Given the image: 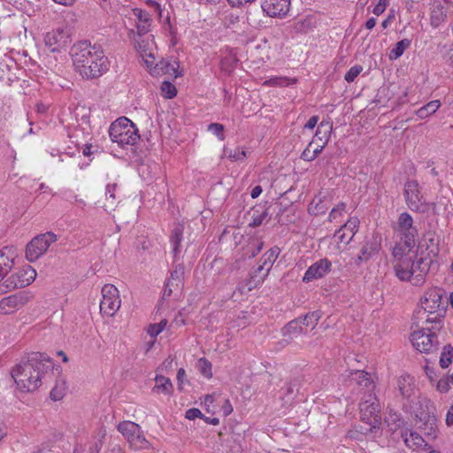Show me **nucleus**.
I'll list each match as a JSON object with an SVG mask.
<instances>
[{
  "label": "nucleus",
  "instance_id": "nucleus-1",
  "mask_svg": "<svg viewBox=\"0 0 453 453\" xmlns=\"http://www.w3.org/2000/svg\"><path fill=\"white\" fill-rule=\"evenodd\" d=\"M53 366V360L46 353L32 352L21 358L12 369L11 375L20 391L34 392Z\"/></svg>",
  "mask_w": 453,
  "mask_h": 453
},
{
  "label": "nucleus",
  "instance_id": "nucleus-2",
  "mask_svg": "<svg viewBox=\"0 0 453 453\" xmlns=\"http://www.w3.org/2000/svg\"><path fill=\"white\" fill-rule=\"evenodd\" d=\"M74 69L85 80L99 78L109 69V59L102 46L88 41L74 43L70 50Z\"/></svg>",
  "mask_w": 453,
  "mask_h": 453
},
{
  "label": "nucleus",
  "instance_id": "nucleus-3",
  "mask_svg": "<svg viewBox=\"0 0 453 453\" xmlns=\"http://www.w3.org/2000/svg\"><path fill=\"white\" fill-rule=\"evenodd\" d=\"M109 135L113 142H117L122 148L126 145H134L140 139L138 128L126 117L119 118L111 123Z\"/></svg>",
  "mask_w": 453,
  "mask_h": 453
},
{
  "label": "nucleus",
  "instance_id": "nucleus-4",
  "mask_svg": "<svg viewBox=\"0 0 453 453\" xmlns=\"http://www.w3.org/2000/svg\"><path fill=\"white\" fill-rule=\"evenodd\" d=\"M36 277V272L30 265L25 266L12 273L0 284V293H7L15 288H22L30 285Z\"/></svg>",
  "mask_w": 453,
  "mask_h": 453
},
{
  "label": "nucleus",
  "instance_id": "nucleus-5",
  "mask_svg": "<svg viewBox=\"0 0 453 453\" xmlns=\"http://www.w3.org/2000/svg\"><path fill=\"white\" fill-rule=\"evenodd\" d=\"M53 232H46L34 237L26 247V257L29 262H35L49 250L50 244L57 242Z\"/></svg>",
  "mask_w": 453,
  "mask_h": 453
},
{
  "label": "nucleus",
  "instance_id": "nucleus-6",
  "mask_svg": "<svg viewBox=\"0 0 453 453\" xmlns=\"http://www.w3.org/2000/svg\"><path fill=\"white\" fill-rule=\"evenodd\" d=\"M403 196L410 210L425 213L429 210V204L426 203L421 195L419 184L415 180H408L404 184Z\"/></svg>",
  "mask_w": 453,
  "mask_h": 453
},
{
  "label": "nucleus",
  "instance_id": "nucleus-7",
  "mask_svg": "<svg viewBox=\"0 0 453 453\" xmlns=\"http://www.w3.org/2000/svg\"><path fill=\"white\" fill-rule=\"evenodd\" d=\"M395 230L400 235L401 242L409 250L415 247L418 229L413 226V219L410 213L403 212L399 215Z\"/></svg>",
  "mask_w": 453,
  "mask_h": 453
},
{
  "label": "nucleus",
  "instance_id": "nucleus-8",
  "mask_svg": "<svg viewBox=\"0 0 453 453\" xmlns=\"http://www.w3.org/2000/svg\"><path fill=\"white\" fill-rule=\"evenodd\" d=\"M413 347L422 353H432L438 349V338L435 331H427L421 327L411 335Z\"/></svg>",
  "mask_w": 453,
  "mask_h": 453
},
{
  "label": "nucleus",
  "instance_id": "nucleus-9",
  "mask_svg": "<svg viewBox=\"0 0 453 453\" xmlns=\"http://www.w3.org/2000/svg\"><path fill=\"white\" fill-rule=\"evenodd\" d=\"M101 292L103 298L100 302V311L112 317L120 307L119 290L112 284H105Z\"/></svg>",
  "mask_w": 453,
  "mask_h": 453
},
{
  "label": "nucleus",
  "instance_id": "nucleus-10",
  "mask_svg": "<svg viewBox=\"0 0 453 453\" xmlns=\"http://www.w3.org/2000/svg\"><path fill=\"white\" fill-rule=\"evenodd\" d=\"M69 42L70 35L66 28L58 27L44 35L45 46L51 52H60Z\"/></svg>",
  "mask_w": 453,
  "mask_h": 453
},
{
  "label": "nucleus",
  "instance_id": "nucleus-11",
  "mask_svg": "<svg viewBox=\"0 0 453 453\" xmlns=\"http://www.w3.org/2000/svg\"><path fill=\"white\" fill-rule=\"evenodd\" d=\"M381 248V236L378 233H372L371 236H366L360 253L355 260L356 265L359 266L362 263L367 262L372 257L377 255Z\"/></svg>",
  "mask_w": 453,
  "mask_h": 453
},
{
  "label": "nucleus",
  "instance_id": "nucleus-12",
  "mask_svg": "<svg viewBox=\"0 0 453 453\" xmlns=\"http://www.w3.org/2000/svg\"><path fill=\"white\" fill-rule=\"evenodd\" d=\"M442 294L439 288H432L426 291L420 298V309L417 314H426L437 312L440 308H446L441 303Z\"/></svg>",
  "mask_w": 453,
  "mask_h": 453
},
{
  "label": "nucleus",
  "instance_id": "nucleus-13",
  "mask_svg": "<svg viewBox=\"0 0 453 453\" xmlns=\"http://www.w3.org/2000/svg\"><path fill=\"white\" fill-rule=\"evenodd\" d=\"M145 64L150 69V74L153 76L167 74L175 79L182 76L181 72L179 71V63L177 61L171 63L168 60L161 59L153 65V59L151 61L145 59Z\"/></svg>",
  "mask_w": 453,
  "mask_h": 453
},
{
  "label": "nucleus",
  "instance_id": "nucleus-14",
  "mask_svg": "<svg viewBox=\"0 0 453 453\" xmlns=\"http://www.w3.org/2000/svg\"><path fill=\"white\" fill-rule=\"evenodd\" d=\"M29 300L26 292H19L0 300V313L10 314L23 307Z\"/></svg>",
  "mask_w": 453,
  "mask_h": 453
},
{
  "label": "nucleus",
  "instance_id": "nucleus-15",
  "mask_svg": "<svg viewBox=\"0 0 453 453\" xmlns=\"http://www.w3.org/2000/svg\"><path fill=\"white\" fill-rule=\"evenodd\" d=\"M331 261L326 257L321 258L319 261L313 263L306 270L303 277V281L308 283L313 280L321 279L331 271Z\"/></svg>",
  "mask_w": 453,
  "mask_h": 453
},
{
  "label": "nucleus",
  "instance_id": "nucleus-16",
  "mask_svg": "<svg viewBox=\"0 0 453 453\" xmlns=\"http://www.w3.org/2000/svg\"><path fill=\"white\" fill-rule=\"evenodd\" d=\"M290 0H263L260 8L269 17L282 18L287 15Z\"/></svg>",
  "mask_w": 453,
  "mask_h": 453
},
{
  "label": "nucleus",
  "instance_id": "nucleus-17",
  "mask_svg": "<svg viewBox=\"0 0 453 453\" xmlns=\"http://www.w3.org/2000/svg\"><path fill=\"white\" fill-rule=\"evenodd\" d=\"M434 313L417 314L416 318L424 320L422 327L427 331H440L443 326V319L446 314V308H440Z\"/></svg>",
  "mask_w": 453,
  "mask_h": 453
},
{
  "label": "nucleus",
  "instance_id": "nucleus-18",
  "mask_svg": "<svg viewBox=\"0 0 453 453\" xmlns=\"http://www.w3.org/2000/svg\"><path fill=\"white\" fill-rule=\"evenodd\" d=\"M270 208L271 204L267 201L253 206L251 208V221L249 223V226L255 228L260 226L265 220L268 222L271 219L268 211Z\"/></svg>",
  "mask_w": 453,
  "mask_h": 453
},
{
  "label": "nucleus",
  "instance_id": "nucleus-19",
  "mask_svg": "<svg viewBox=\"0 0 453 453\" xmlns=\"http://www.w3.org/2000/svg\"><path fill=\"white\" fill-rule=\"evenodd\" d=\"M359 226V219L357 217L350 218L342 227L336 231L335 235L341 242L349 244L355 234L357 232Z\"/></svg>",
  "mask_w": 453,
  "mask_h": 453
},
{
  "label": "nucleus",
  "instance_id": "nucleus-20",
  "mask_svg": "<svg viewBox=\"0 0 453 453\" xmlns=\"http://www.w3.org/2000/svg\"><path fill=\"white\" fill-rule=\"evenodd\" d=\"M14 250L11 247L0 250V282L11 273L14 266Z\"/></svg>",
  "mask_w": 453,
  "mask_h": 453
},
{
  "label": "nucleus",
  "instance_id": "nucleus-21",
  "mask_svg": "<svg viewBox=\"0 0 453 453\" xmlns=\"http://www.w3.org/2000/svg\"><path fill=\"white\" fill-rule=\"evenodd\" d=\"M333 130V123L330 120H322L316 130V136H319L321 133H323V137L325 138V141L322 144L318 145L317 148H315L312 151V156L314 158H316L323 150L325 146L327 144L330 134Z\"/></svg>",
  "mask_w": 453,
  "mask_h": 453
},
{
  "label": "nucleus",
  "instance_id": "nucleus-22",
  "mask_svg": "<svg viewBox=\"0 0 453 453\" xmlns=\"http://www.w3.org/2000/svg\"><path fill=\"white\" fill-rule=\"evenodd\" d=\"M330 204V198H327L326 196H317L309 204L308 212L313 216L325 214L329 209Z\"/></svg>",
  "mask_w": 453,
  "mask_h": 453
},
{
  "label": "nucleus",
  "instance_id": "nucleus-23",
  "mask_svg": "<svg viewBox=\"0 0 453 453\" xmlns=\"http://www.w3.org/2000/svg\"><path fill=\"white\" fill-rule=\"evenodd\" d=\"M280 253V249L278 246H273L261 257L260 263L266 266V272L261 277H259V280H257L258 282H263L267 277L273 263L278 258Z\"/></svg>",
  "mask_w": 453,
  "mask_h": 453
},
{
  "label": "nucleus",
  "instance_id": "nucleus-24",
  "mask_svg": "<svg viewBox=\"0 0 453 453\" xmlns=\"http://www.w3.org/2000/svg\"><path fill=\"white\" fill-rule=\"evenodd\" d=\"M414 265V263L411 264V259L398 261V263L394 266L395 275L401 280H410L415 273V269L413 268Z\"/></svg>",
  "mask_w": 453,
  "mask_h": 453
},
{
  "label": "nucleus",
  "instance_id": "nucleus-25",
  "mask_svg": "<svg viewBox=\"0 0 453 453\" xmlns=\"http://www.w3.org/2000/svg\"><path fill=\"white\" fill-rule=\"evenodd\" d=\"M385 423L392 434H395L400 428H403L405 426H407V422L404 420L402 415L392 410L385 417Z\"/></svg>",
  "mask_w": 453,
  "mask_h": 453
},
{
  "label": "nucleus",
  "instance_id": "nucleus-26",
  "mask_svg": "<svg viewBox=\"0 0 453 453\" xmlns=\"http://www.w3.org/2000/svg\"><path fill=\"white\" fill-rule=\"evenodd\" d=\"M141 426L133 421H122L117 426V429L127 440L133 442L136 433H139Z\"/></svg>",
  "mask_w": 453,
  "mask_h": 453
},
{
  "label": "nucleus",
  "instance_id": "nucleus-27",
  "mask_svg": "<svg viewBox=\"0 0 453 453\" xmlns=\"http://www.w3.org/2000/svg\"><path fill=\"white\" fill-rule=\"evenodd\" d=\"M184 265L182 264L175 265L170 273V277L167 280V283L174 286L175 290L181 289L184 284Z\"/></svg>",
  "mask_w": 453,
  "mask_h": 453
},
{
  "label": "nucleus",
  "instance_id": "nucleus-28",
  "mask_svg": "<svg viewBox=\"0 0 453 453\" xmlns=\"http://www.w3.org/2000/svg\"><path fill=\"white\" fill-rule=\"evenodd\" d=\"M447 10L441 3H434L431 10L430 20L434 27H440L446 19Z\"/></svg>",
  "mask_w": 453,
  "mask_h": 453
},
{
  "label": "nucleus",
  "instance_id": "nucleus-29",
  "mask_svg": "<svg viewBox=\"0 0 453 453\" xmlns=\"http://www.w3.org/2000/svg\"><path fill=\"white\" fill-rule=\"evenodd\" d=\"M413 378L410 375H402L397 380V388L403 398H410L414 392Z\"/></svg>",
  "mask_w": 453,
  "mask_h": 453
},
{
  "label": "nucleus",
  "instance_id": "nucleus-30",
  "mask_svg": "<svg viewBox=\"0 0 453 453\" xmlns=\"http://www.w3.org/2000/svg\"><path fill=\"white\" fill-rule=\"evenodd\" d=\"M183 226L178 224L173 227L170 234V242L173 246V254L174 257H177L180 253V243L183 240Z\"/></svg>",
  "mask_w": 453,
  "mask_h": 453
},
{
  "label": "nucleus",
  "instance_id": "nucleus-31",
  "mask_svg": "<svg viewBox=\"0 0 453 453\" xmlns=\"http://www.w3.org/2000/svg\"><path fill=\"white\" fill-rule=\"evenodd\" d=\"M155 380L156 385L152 388L153 392L164 393L165 395L172 394L173 387L169 378L163 375H157Z\"/></svg>",
  "mask_w": 453,
  "mask_h": 453
},
{
  "label": "nucleus",
  "instance_id": "nucleus-32",
  "mask_svg": "<svg viewBox=\"0 0 453 453\" xmlns=\"http://www.w3.org/2000/svg\"><path fill=\"white\" fill-rule=\"evenodd\" d=\"M441 107V102L439 100H433L420 107L415 111L418 118L424 119L433 115Z\"/></svg>",
  "mask_w": 453,
  "mask_h": 453
},
{
  "label": "nucleus",
  "instance_id": "nucleus-33",
  "mask_svg": "<svg viewBox=\"0 0 453 453\" xmlns=\"http://www.w3.org/2000/svg\"><path fill=\"white\" fill-rule=\"evenodd\" d=\"M351 380H355L357 384H358L359 386L365 388H374L373 381L371 378V375L368 372L357 370L355 372L351 373Z\"/></svg>",
  "mask_w": 453,
  "mask_h": 453
},
{
  "label": "nucleus",
  "instance_id": "nucleus-34",
  "mask_svg": "<svg viewBox=\"0 0 453 453\" xmlns=\"http://www.w3.org/2000/svg\"><path fill=\"white\" fill-rule=\"evenodd\" d=\"M303 323L300 318L289 321L282 329L285 336L299 335L303 333Z\"/></svg>",
  "mask_w": 453,
  "mask_h": 453
},
{
  "label": "nucleus",
  "instance_id": "nucleus-35",
  "mask_svg": "<svg viewBox=\"0 0 453 453\" xmlns=\"http://www.w3.org/2000/svg\"><path fill=\"white\" fill-rule=\"evenodd\" d=\"M411 41L410 39L404 38L399 42H397L394 48L391 49L388 58L391 60H395L399 58L404 52L406 49L411 46Z\"/></svg>",
  "mask_w": 453,
  "mask_h": 453
},
{
  "label": "nucleus",
  "instance_id": "nucleus-36",
  "mask_svg": "<svg viewBox=\"0 0 453 453\" xmlns=\"http://www.w3.org/2000/svg\"><path fill=\"white\" fill-rule=\"evenodd\" d=\"M321 317H322V311L319 310H317V311H313L311 312H308L304 316H301L299 318L302 320L303 325H304L306 326H311L312 328H314L317 326L319 320L321 319Z\"/></svg>",
  "mask_w": 453,
  "mask_h": 453
},
{
  "label": "nucleus",
  "instance_id": "nucleus-37",
  "mask_svg": "<svg viewBox=\"0 0 453 453\" xmlns=\"http://www.w3.org/2000/svg\"><path fill=\"white\" fill-rule=\"evenodd\" d=\"M453 357V347L450 344H447L443 347L441 357L440 365L442 368H447L452 363Z\"/></svg>",
  "mask_w": 453,
  "mask_h": 453
},
{
  "label": "nucleus",
  "instance_id": "nucleus-38",
  "mask_svg": "<svg viewBox=\"0 0 453 453\" xmlns=\"http://www.w3.org/2000/svg\"><path fill=\"white\" fill-rule=\"evenodd\" d=\"M296 80H290L287 77H273L265 81L264 85L268 87H286L289 84L296 83Z\"/></svg>",
  "mask_w": 453,
  "mask_h": 453
},
{
  "label": "nucleus",
  "instance_id": "nucleus-39",
  "mask_svg": "<svg viewBox=\"0 0 453 453\" xmlns=\"http://www.w3.org/2000/svg\"><path fill=\"white\" fill-rule=\"evenodd\" d=\"M161 92L165 98L172 99L177 95L176 87L168 81H164L161 83Z\"/></svg>",
  "mask_w": 453,
  "mask_h": 453
},
{
  "label": "nucleus",
  "instance_id": "nucleus-40",
  "mask_svg": "<svg viewBox=\"0 0 453 453\" xmlns=\"http://www.w3.org/2000/svg\"><path fill=\"white\" fill-rule=\"evenodd\" d=\"M197 367L201 374L205 378L210 379L212 377L211 364L205 357L198 359Z\"/></svg>",
  "mask_w": 453,
  "mask_h": 453
},
{
  "label": "nucleus",
  "instance_id": "nucleus-41",
  "mask_svg": "<svg viewBox=\"0 0 453 453\" xmlns=\"http://www.w3.org/2000/svg\"><path fill=\"white\" fill-rule=\"evenodd\" d=\"M119 188L117 182L108 183L105 187V198L110 203L111 206H113L116 202V191Z\"/></svg>",
  "mask_w": 453,
  "mask_h": 453
},
{
  "label": "nucleus",
  "instance_id": "nucleus-42",
  "mask_svg": "<svg viewBox=\"0 0 453 453\" xmlns=\"http://www.w3.org/2000/svg\"><path fill=\"white\" fill-rule=\"evenodd\" d=\"M299 382L297 380H294L290 381L289 383L286 384L284 388H281L282 391V399L288 398L287 401L289 399V396L294 395V393L296 391H299Z\"/></svg>",
  "mask_w": 453,
  "mask_h": 453
},
{
  "label": "nucleus",
  "instance_id": "nucleus-43",
  "mask_svg": "<svg viewBox=\"0 0 453 453\" xmlns=\"http://www.w3.org/2000/svg\"><path fill=\"white\" fill-rule=\"evenodd\" d=\"M263 247V241H253L252 242H250L247 246V254H249V258L255 257L262 250Z\"/></svg>",
  "mask_w": 453,
  "mask_h": 453
},
{
  "label": "nucleus",
  "instance_id": "nucleus-44",
  "mask_svg": "<svg viewBox=\"0 0 453 453\" xmlns=\"http://www.w3.org/2000/svg\"><path fill=\"white\" fill-rule=\"evenodd\" d=\"M65 395V387L64 383L58 384L57 383L56 386L51 389L50 391V398L53 401H59L61 400Z\"/></svg>",
  "mask_w": 453,
  "mask_h": 453
},
{
  "label": "nucleus",
  "instance_id": "nucleus-45",
  "mask_svg": "<svg viewBox=\"0 0 453 453\" xmlns=\"http://www.w3.org/2000/svg\"><path fill=\"white\" fill-rule=\"evenodd\" d=\"M166 325V319H163L159 323L150 324L148 328V334L152 337H156L165 328Z\"/></svg>",
  "mask_w": 453,
  "mask_h": 453
},
{
  "label": "nucleus",
  "instance_id": "nucleus-46",
  "mask_svg": "<svg viewBox=\"0 0 453 453\" xmlns=\"http://www.w3.org/2000/svg\"><path fill=\"white\" fill-rule=\"evenodd\" d=\"M410 251L408 248L405 247L404 243H396L392 250V255L395 259H398L399 261H403V257L406 255V253Z\"/></svg>",
  "mask_w": 453,
  "mask_h": 453
},
{
  "label": "nucleus",
  "instance_id": "nucleus-47",
  "mask_svg": "<svg viewBox=\"0 0 453 453\" xmlns=\"http://www.w3.org/2000/svg\"><path fill=\"white\" fill-rule=\"evenodd\" d=\"M363 71V67L359 65H356L352 66L345 74L344 80L350 83L355 81V79L359 75V73Z\"/></svg>",
  "mask_w": 453,
  "mask_h": 453
},
{
  "label": "nucleus",
  "instance_id": "nucleus-48",
  "mask_svg": "<svg viewBox=\"0 0 453 453\" xmlns=\"http://www.w3.org/2000/svg\"><path fill=\"white\" fill-rule=\"evenodd\" d=\"M208 130L215 134L220 141L225 139L224 126L219 123H211L208 126Z\"/></svg>",
  "mask_w": 453,
  "mask_h": 453
},
{
  "label": "nucleus",
  "instance_id": "nucleus-49",
  "mask_svg": "<svg viewBox=\"0 0 453 453\" xmlns=\"http://www.w3.org/2000/svg\"><path fill=\"white\" fill-rule=\"evenodd\" d=\"M148 441H146L144 435L142 434L141 429L139 433H136L133 442H130V445L135 449H143L146 448Z\"/></svg>",
  "mask_w": 453,
  "mask_h": 453
},
{
  "label": "nucleus",
  "instance_id": "nucleus-50",
  "mask_svg": "<svg viewBox=\"0 0 453 453\" xmlns=\"http://www.w3.org/2000/svg\"><path fill=\"white\" fill-rule=\"evenodd\" d=\"M134 14L137 17L139 23H150L151 18L148 12L139 8L134 9Z\"/></svg>",
  "mask_w": 453,
  "mask_h": 453
},
{
  "label": "nucleus",
  "instance_id": "nucleus-51",
  "mask_svg": "<svg viewBox=\"0 0 453 453\" xmlns=\"http://www.w3.org/2000/svg\"><path fill=\"white\" fill-rule=\"evenodd\" d=\"M345 208L346 203L342 202L335 205L329 213V221H333L338 217V215H342V211H345Z\"/></svg>",
  "mask_w": 453,
  "mask_h": 453
},
{
  "label": "nucleus",
  "instance_id": "nucleus-52",
  "mask_svg": "<svg viewBox=\"0 0 453 453\" xmlns=\"http://www.w3.org/2000/svg\"><path fill=\"white\" fill-rule=\"evenodd\" d=\"M185 418L189 420H194L196 418H203L204 415L197 408H190L186 411Z\"/></svg>",
  "mask_w": 453,
  "mask_h": 453
},
{
  "label": "nucleus",
  "instance_id": "nucleus-53",
  "mask_svg": "<svg viewBox=\"0 0 453 453\" xmlns=\"http://www.w3.org/2000/svg\"><path fill=\"white\" fill-rule=\"evenodd\" d=\"M450 388L449 379L448 377L441 378L437 382V389L441 393H447Z\"/></svg>",
  "mask_w": 453,
  "mask_h": 453
},
{
  "label": "nucleus",
  "instance_id": "nucleus-54",
  "mask_svg": "<svg viewBox=\"0 0 453 453\" xmlns=\"http://www.w3.org/2000/svg\"><path fill=\"white\" fill-rule=\"evenodd\" d=\"M265 270L266 271V266L264 265L262 263L260 265H258V266L254 269V271L251 273V279L255 281V284L257 285V283H259L257 280H259V277H261L264 273H262V272Z\"/></svg>",
  "mask_w": 453,
  "mask_h": 453
},
{
  "label": "nucleus",
  "instance_id": "nucleus-55",
  "mask_svg": "<svg viewBox=\"0 0 453 453\" xmlns=\"http://www.w3.org/2000/svg\"><path fill=\"white\" fill-rule=\"evenodd\" d=\"M312 144L313 142H311L308 144V146L304 149V150L302 152L300 158L303 159V161L311 162L315 159L314 157L312 156V152H311L310 150Z\"/></svg>",
  "mask_w": 453,
  "mask_h": 453
},
{
  "label": "nucleus",
  "instance_id": "nucleus-56",
  "mask_svg": "<svg viewBox=\"0 0 453 453\" xmlns=\"http://www.w3.org/2000/svg\"><path fill=\"white\" fill-rule=\"evenodd\" d=\"M410 437L411 438V440L413 441V445L416 447H422L423 443L425 442V440L423 439V437L417 432L411 431Z\"/></svg>",
  "mask_w": 453,
  "mask_h": 453
},
{
  "label": "nucleus",
  "instance_id": "nucleus-57",
  "mask_svg": "<svg viewBox=\"0 0 453 453\" xmlns=\"http://www.w3.org/2000/svg\"><path fill=\"white\" fill-rule=\"evenodd\" d=\"M228 157L235 161L243 160L246 158V151L237 148L234 153H230Z\"/></svg>",
  "mask_w": 453,
  "mask_h": 453
},
{
  "label": "nucleus",
  "instance_id": "nucleus-58",
  "mask_svg": "<svg viewBox=\"0 0 453 453\" xmlns=\"http://www.w3.org/2000/svg\"><path fill=\"white\" fill-rule=\"evenodd\" d=\"M387 6V0H380L379 3L373 7L372 12L376 16H380L385 12Z\"/></svg>",
  "mask_w": 453,
  "mask_h": 453
},
{
  "label": "nucleus",
  "instance_id": "nucleus-59",
  "mask_svg": "<svg viewBox=\"0 0 453 453\" xmlns=\"http://www.w3.org/2000/svg\"><path fill=\"white\" fill-rule=\"evenodd\" d=\"M186 377V372L183 368H180L177 372L178 388L182 390V384Z\"/></svg>",
  "mask_w": 453,
  "mask_h": 453
},
{
  "label": "nucleus",
  "instance_id": "nucleus-60",
  "mask_svg": "<svg viewBox=\"0 0 453 453\" xmlns=\"http://www.w3.org/2000/svg\"><path fill=\"white\" fill-rule=\"evenodd\" d=\"M150 23H139L137 25V32L139 35L147 34L150 31Z\"/></svg>",
  "mask_w": 453,
  "mask_h": 453
},
{
  "label": "nucleus",
  "instance_id": "nucleus-61",
  "mask_svg": "<svg viewBox=\"0 0 453 453\" xmlns=\"http://www.w3.org/2000/svg\"><path fill=\"white\" fill-rule=\"evenodd\" d=\"M415 264V265L413 266V268L415 269V273L418 271V270H420V273L418 274V277H420V280H423V275L426 272V268H421V265L423 264V259L420 258L419 260H418L417 262H413Z\"/></svg>",
  "mask_w": 453,
  "mask_h": 453
},
{
  "label": "nucleus",
  "instance_id": "nucleus-62",
  "mask_svg": "<svg viewBox=\"0 0 453 453\" xmlns=\"http://www.w3.org/2000/svg\"><path fill=\"white\" fill-rule=\"evenodd\" d=\"M318 121H319V116L311 117L308 119V121L306 122V124L304 125V128L313 129L316 127V125L318 124Z\"/></svg>",
  "mask_w": 453,
  "mask_h": 453
},
{
  "label": "nucleus",
  "instance_id": "nucleus-63",
  "mask_svg": "<svg viewBox=\"0 0 453 453\" xmlns=\"http://www.w3.org/2000/svg\"><path fill=\"white\" fill-rule=\"evenodd\" d=\"M138 50L142 57L148 56V57L151 58L152 59H154V57L151 53H149V54L147 53L146 47L144 45V41L138 42Z\"/></svg>",
  "mask_w": 453,
  "mask_h": 453
},
{
  "label": "nucleus",
  "instance_id": "nucleus-64",
  "mask_svg": "<svg viewBox=\"0 0 453 453\" xmlns=\"http://www.w3.org/2000/svg\"><path fill=\"white\" fill-rule=\"evenodd\" d=\"M446 424L448 426H451L453 425V405H451L447 411Z\"/></svg>",
  "mask_w": 453,
  "mask_h": 453
}]
</instances>
